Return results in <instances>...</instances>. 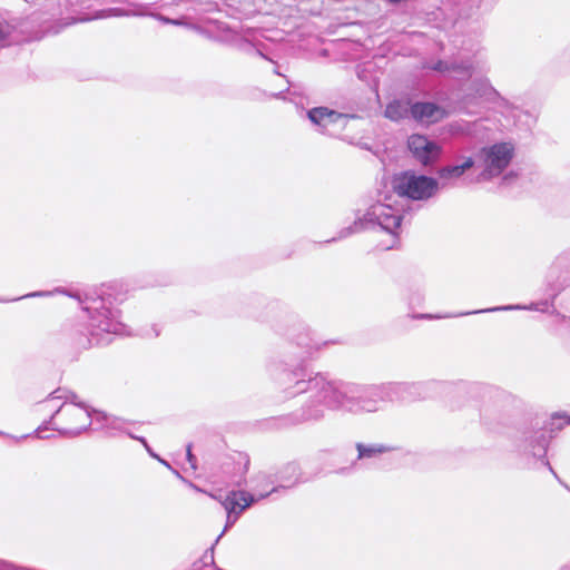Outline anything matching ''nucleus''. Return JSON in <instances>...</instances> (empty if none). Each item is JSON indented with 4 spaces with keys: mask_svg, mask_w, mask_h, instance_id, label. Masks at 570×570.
Masks as SVG:
<instances>
[{
    "mask_svg": "<svg viewBox=\"0 0 570 570\" xmlns=\"http://www.w3.org/2000/svg\"><path fill=\"white\" fill-rule=\"evenodd\" d=\"M407 148L412 156L424 166L435 163L442 154V147L439 144L419 134L409 137Z\"/></svg>",
    "mask_w": 570,
    "mask_h": 570,
    "instance_id": "9d476101",
    "label": "nucleus"
},
{
    "mask_svg": "<svg viewBox=\"0 0 570 570\" xmlns=\"http://www.w3.org/2000/svg\"><path fill=\"white\" fill-rule=\"evenodd\" d=\"M100 296H98L97 298H99ZM94 297H89V296H86L85 299H81L80 296H77V299L80 301L82 307L86 305V301H89L92 299Z\"/></svg>",
    "mask_w": 570,
    "mask_h": 570,
    "instance_id": "7c9ffc66",
    "label": "nucleus"
},
{
    "mask_svg": "<svg viewBox=\"0 0 570 570\" xmlns=\"http://www.w3.org/2000/svg\"><path fill=\"white\" fill-rule=\"evenodd\" d=\"M335 117H328V120L325 121L324 127L321 128V131L331 136L338 135L347 124L353 119V117L340 114L334 111Z\"/></svg>",
    "mask_w": 570,
    "mask_h": 570,
    "instance_id": "a211bd4d",
    "label": "nucleus"
},
{
    "mask_svg": "<svg viewBox=\"0 0 570 570\" xmlns=\"http://www.w3.org/2000/svg\"><path fill=\"white\" fill-rule=\"evenodd\" d=\"M307 117L312 124L316 125L321 129L324 127L325 121L328 120V117H335V116H334V110H330L325 107H317V108L311 109L307 112Z\"/></svg>",
    "mask_w": 570,
    "mask_h": 570,
    "instance_id": "4be33fe9",
    "label": "nucleus"
},
{
    "mask_svg": "<svg viewBox=\"0 0 570 570\" xmlns=\"http://www.w3.org/2000/svg\"><path fill=\"white\" fill-rule=\"evenodd\" d=\"M130 438H132L135 440H138L145 446V449L147 451H149V445H148V443H147L145 438H142V436H135V435H131V434H130Z\"/></svg>",
    "mask_w": 570,
    "mask_h": 570,
    "instance_id": "cd10ccee",
    "label": "nucleus"
},
{
    "mask_svg": "<svg viewBox=\"0 0 570 570\" xmlns=\"http://www.w3.org/2000/svg\"><path fill=\"white\" fill-rule=\"evenodd\" d=\"M0 434H3L2 432H0Z\"/></svg>",
    "mask_w": 570,
    "mask_h": 570,
    "instance_id": "4c0bfd02",
    "label": "nucleus"
},
{
    "mask_svg": "<svg viewBox=\"0 0 570 570\" xmlns=\"http://www.w3.org/2000/svg\"><path fill=\"white\" fill-rule=\"evenodd\" d=\"M299 466L294 463H286L276 474V481L281 488H291L299 481Z\"/></svg>",
    "mask_w": 570,
    "mask_h": 570,
    "instance_id": "f3484780",
    "label": "nucleus"
},
{
    "mask_svg": "<svg viewBox=\"0 0 570 570\" xmlns=\"http://www.w3.org/2000/svg\"><path fill=\"white\" fill-rule=\"evenodd\" d=\"M550 307H551V304L548 301H544V302L531 304L530 306H521V305L497 306V307L484 308V309L474 311V312H468V313H464L463 315L478 314V313H491V312H498V311H512V309H531V311H539V312L544 313V312H548Z\"/></svg>",
    "mask_w": 570,
    "mask_h": 570,
    "instance_id": "aec40b11",
    "label": "nucleus"
},
{
    "mask_svg": "<svg viewBox=\"0 0 570 570\" xmlns=\"http://www.w3.org/2000/svg\"><path fill=\"white\" fill-rule=\"evenodd\" d=\"M55 293L66 294V292L63 289H59V288H57L55 291H39V292L29 293L19 298H14L13 301L21 299V298H28V297H47V296L53 295Z\"/></svg>",
    "mask_w": 570,
    "mask_h": 570,
    "instance_id": "b1692460",
    "label": "nucleus"
},
{
    "mask_svg": "<svg viewBox=\"0 0 570 570\" xmlns=\"http://www.w3.org/2000/svg\"><path fill=\"white\" fill-rule=\"evenodd\" d=\"M473 168L478 169V153L474 156L461 151L454 156L453 164L443 166L438 170V176L444 183H454Z\"/></svg>",
    "mask_w": 570,
    "mask_h": 570,
    "instance_id": "f8f14e48",
    "label": "nucleus"
},
{
    "mask_svg": "<svg viewBox=\"0 0 570 570\" xmlns=\"http://www.w3.org/2000/svg\"><path fill=\"white\" fill-rule=\"evenodd\" d=\"M402 212L396 207L393 195L380 194L364 213L357 214L354 223L338 233V238H345L354 233L363 230L381 229L389 239L381 244L382 249H392L399 243V233L401 230Z\"/></svg>",
    "mask_w": 570,
    "mask_h": 570,
    "instance_id": "f257e3e1",
    "label": "nucleus"
},
{
    "mask_svg": "<svg viewBox=\"0 0 570 570\" xmlns=\"http://www.w3.org/2000/svg\"><path fill=\"white\" fill-rule=\"evenodd\" d=\"M94 414L96 415V420L102 421L109 429L121 430L125 425L122 419L97 411H95Z\"/></svg>",
    "mask_w": 570,
    "mask_h": 570,
    "instance_id": "5701e85b",
    "label": "nucleus"
},
{
    "mask_svg": "<svg viewBox=\"0 0 570 570\" xmlns=\"http://www.w3.org/2000/svg\"><path fill=\"white\" fill-rule=\"evenodd\" d=\"M0 302H1V303H4V302H7V301H6V299H1V298H0Z\"/></svg>",
    "mask_w": 570,
    "mask_h": 570,
    "instance_id": "c9c22d12",
    "label": "nucleus"
},
{
    "mask_svg": "<svg viewBox=\"0 0 570 570\" xmlns=\"http://www.w3.org/2000/svg\"><path fill=\"white\" fill-rule=\"evenodd\" d=\"M411 112V107L409 101L396 99L391 101L384 111L385 118L392 120V121H399L407 117V115Z\"/></svg>",
    "mask_w": 570,
    "mask_h": 570,
    "instance_id": "6ab92c4d",
    "label": "nucleus"
},
{
    "mask_svg": "<svg viewBox=\"0 0 570 570\" xmlns=\"http://www.w3.org/2000/svg\"><path fill=\"white\" fill-rule=\"evenodd\" d=\"M267 495H268V493H266V494H261V495L258 497V499H263V498H265V497H267Z\"/></svg>",
    "mask_w": 570,
    "mask_h": 570,
    "instance_id": "f704fd0d",
    "label": "nucleus"
},
{
    "mask_svg": "<svg viewBox=\"0 0 570 570\" xmlns=\"http://www.w3.org/2000/svg\"><path fill=\"white\" fill-rule=\"evenodd\" d=\"M515 156V144L512 140H500L487 144L478 149L479 179L490 181L500 177L511 165Z\"/></svg>",
    "mask_w": 570,
    "mask_h": 570,
    "instance_id": "7ed1b4c3",
    "label": "nucleus"
},
{
    "mask_svg": "<svg viewBox=\"0 0 570 570\" xmlns=\"http://www.w3.org/2000/svg\"><path fill=\"white\" fill-rule=\"evenodd\" d=\"M69 392H61L60 390L55 391L45 401L39 404V411L43 413H50L49 421L40 425L36 431V435L39 439H46L43 434L46 430H55L57 422L61 417L60 409L65 407L66 396H70Z\"/></svg>",
    "mask_w": 570,
    "mask_h": 570,
    "instance_id": "9b49d317",
    "label": "nucleus"
},
{
    "mask_svg": "<svg viewBox=\"0 0 570 570\" xmlns=\"http://www.w3.org/2000/svg\"><path fill=\"white\" fill-rule=\"evenodd\" d=\"M149 453L150 456L157 459L161 464H164L165 466L167 468H170V465L168 464L167 461L160 459L156 453H154V451L149 448V451H147Z\"/></svg>",
    "mask_w": 570,
    "mask_h": 570,
    "instance_id": "a878e982",
    "label": "nucleus"
},
{
    "mask_svg": "<svg viewBox=\"0 0 570 570\" xmlns=\"http://www.w3.org/2000/svg\"><path fill=\"white\" fill-rule=\"evenodd\" d=\"M186 458H187L188 463L190 464V468L193 470H196V468H197L196 466V456L191 452V445L190 444L187 445Z\"/></svg>",
    "mask_w": 570,
    "mask_h": 570,
    "instance_id": "393cba45",
    "label": "nucleus"
},
{
    "mask_svg": "<svg viewBox=\"0 0 570 570\" xmlns=\"http://www.w3.org/2000/svg\"><path fill=\"white\" fill-rule=\"evenodd\" d=\"M161 21H164L166 23H171V24H175V26L183 24V22L180 20H174V19H169V18H164V17H161Z\"/></svg>",
    "mask_w": 570,
    "mask_h": 570,
    "instance_id": "c85d7f7f",
    "label": "nucleus"
},
{
    "mask_svg": "<svg viewBox=\"0 0 570 570\" xmlns=\"http://www.w3.org/2000/svg\"><path fill=\"white\" fill-rule=\"evenodd\" d=\"M313 383L311 389V402L316 405L308 406L306 411V419L317 420L324 415V409H342L347 411L350 405V396H347L348 386L328 381L324 375L316 374L313 376Z\"/></svg>",
    "mask_w": 570,
    "mask_h": 570,
    "instance_id": "f03ea898",
    "label": "nucleus"
},
{
    "mask_svg": "<svg viewBox=\"0 0 570 570\" xmlns=\"http://www.w3.org/2000/svg\"><path fill=\"white\" fill-rule=\"evenodd\" d=\"M499 112L508 120L511 121L514 126L519 127H530L532 124V116L523 110L522 108L514 106L509 102L503 97L500 98V101L497 105Z\"/></svg>",
    "mask_w": 570,
    "mask_h": 570,
    "instance_id": "ddd939ff",
    "label": "nucleus"
},
{
    "mask_svg": "<svg viewBox=\"0 0 570 570\" xmlns=\"http://www.w3.org/2000/svg\"><path fill=\"white\" fill-rule=\"evenodd\" d=\"M567 423H570V419L567 421Z\"/></svg>",
    "mask_w": 570,
    "mask_h": 570,
    "instance_id": "e433bc0d",
    "label": "nucleus"
},
{
    "mask_svg": "<svg viewBox=\"0 0 570 570\" xmlns=\"http://www.w3.org/2000/svg\"><path fill=\"white\" fill-rule=\"evenodd\" d=\"M471 89L476 97L497 105L500 98H502L490 80L484 77L474 78L471 83Z\"/></svg>",
    "mask_w": 570,
    "mask_h": 570,
    "instance_id": "dca6fc26",
    "label": "nucleus"
},
{
    "mask_svg": "<svg viewBox=\"0 0 570 570\" xmlns=\"http://www.w3.org/2000/svg\"><path fill=\"white\" fill-rule=\"evenodd\" d=\"M4 39H6V32H4V30L0 27V42H2Z\"/></svg>",
    "mask_w": 570,
    "mask_h": 570,
    "instance_id": "473e14b6",
    "label": "nucleus"
},
{
    "mask_svg": "<svg viewBox=\"0 0 570 570\" xmlns=\"http://www.w3.org/2000/svg\"><path fill=\"white\" fill-rule=\"evenodd\" d=\"M61 417L53 431L68 436H76L86 431L91 422L94 412L79 401L76 394L66 396L65 407L60 409Z\"/></svg>",
    "mask_w": 570,
    "mask_h": 570,
    "instance_id": "0eeeda50",
    "label": "nucleus"
},
{
    "mask_svg": "<svg viewBox=\"0 0 570 570\" xmlns=\"http://www.w3.org/2000/svg\"><path fill=\"white\" fill-rule=\"evenodd\" d=\"M452 132L453 134H468L469 130L462 128L460 125H452Z\"/></svg>",
    "mask_w": 570,
    "mask_h": 570,
    "instance_id": "bb28decb",
    "label": "nucleus"
},
{
    "mask_svg": "<svg viewBox=\"0 0 570 570\" xmlns=\"http://www.w3.org/2000/svg\"><path fill=\"white\" fill-rule=\"evenodd\" d=\"M100 296H98L97 298H99ZM94 297H89V296H86L85 299H81L80 296H77V299L80 301L82 307L86 305V301H89L92 299Z\"/></svg>",
    "mask_w": 570,
    "mask_h": 570,
    "instance_id": "2f4dec72",
    "label": "nucleus"
},
{
    "mask_svg": "<svg viewBox=\"0 0 570 570\" xmlns=\"http://www.w3.org/2000/svg\"><path fill=\"white\" fill-rule=\"evenodd\" d=\"M83 311L88 313L90 333L97 337V344L109 342L105 336L125 333V326L118 320V311L107 307L104 297L86 301Z\"/></svg>",
    "mask_w": 570,
    "mask_h": 570,
    "instance_id": "20e7f679",
    "label": "nucleus"
},
{
    "mask_svg": "<svg viewBox=\"0 0 570 570\" xmlns=\"http://www.w3.org/2000/svg\"><path fill=\"white\" fill-rule=\"evenodd\" d=\"M191 487H193L196 491L202 492V490H200L198 487H196V485H194V484H191Z\"/></svg>",
    "mask_w": 570,
    "mask_h": 570,
    "instance_id": "72a5a7b5",
    "label": "nucleus"
},
{
    "mask_svg": "<svg viewBox=\"0 0 570 570\" xmlns=\"http://www.w3.org/2000/svg\"><path fill=\"white\" fill-rule=\"evenodd\" d=\"M402 385L399 384H385L374 385L364 390V392L357 397V400L351 397L347 411L358 413L367 412L373 413L381 409L382 404L391 399L393 392L399 391Z\"/></svg>",
    "mask_w": 570,
    "mask_h": 570,
    "instance_id": "6e6552de",
    "label": "nucleus"
},
{
    "mask_svg": "<svg viewBox=\"0 0 570 570\" xmlns=\"http://www.w3.org/2000/svg\"><path fill=\"white\" fill-rule=\"evenodd\" d=\"M392 188L400 197L414 202H426L436 195L439 181L433 177L407 170L393 177Z\"/></svg>",
    "mask_w": 570,
    "mask_h": 570,
    "instance_id": "423d86ee",
    "label": "nucleus"
},
{
    "mask_svg": "<svg viewBox=\"0 0 570 570\" xmlns=\"http://www.w3.org/2000/svg\"><path fill=\"white\" fill-rule=\"evenodd\" d=\"M414 317L415 318H422V320H432V318H434V316L431 315V314H420V315H416Z\"/></svg>",
    "mask_w": 570,
    "mask_h": 570,
    "instance_id": "c756f323",
    "label": "nucleus"
},
{
    "mask_svg": "<svg viewBox=\"0 0 570 570\" xmlns=\"http://www.w3.org/2000/svg\"><path fill=\"white\" fill-rule=\"evenodd\" d=\"M411 115L416 121L430 125L443 119L445 112L433 102H416L411 106Z\"/></svg>",
    "mask_w": 570,
    "mask_h": 570,
    "instance_id": "4468645a",
    "label": "nucleus"
},
{
    "mask_svg": "<svg viewBox=\"0 0 570 570\" xmlns=\"http://www.w3.org/2000/svg\"><path fill=\"white\" fill-rule=\"evenodd\" d=\"M212 498L218 500L227 512L226 525L224 531L218 535L216 542L222 538L227 528L235 524L239 515L249 508L256 498L246 491H230L225 498L210 494Z\"/></svg>",
    "mask_w": 570,
    "mask_h": 570,
    "instance_id": "1a4fd4ad",
    "label": "nucleus"
},
{
    "mask_svg": "<svg viewBox=\"0 0 570 570\" xmlns=\"http://www.w3.org/2000/svg\"><path fill=\"white\" fill-rule=\"evenodd\" d=\"M267 371L278 401H288L303 393H309L314 384L313 376H306L302 368H286L272 363Z\"/></svg>",
    "mask_w": 570,
    "mask_h": 570,
    "instance_id": "39448f33",
    "label": "nucleus"
},
{
    "mask_svg": "<svg viewBox=\"0 0 570 570\" xmlns=\"http://www.w3.org/2000/svg\"><path fill=\"white\" fill-rule=\"evenodd\" d=\"M433 70L442 72V73H450L455 75L459 77L462 76H472L476 72H483L488 69L483 65H476L474 66L470 61H462V62H446V61H438L435 65L431 67Z\"/></svg>",
    "mask_w": 570,
    "mask_h": 570,
    "instance_id": "2eb2a0df",
    "label": "nucleus"
},
{
    "mask_svg": "<svg viewBox=\"0 0 570 570\" xmlns=\"http://www.w3.org/2000/svg\"><path fill=\"white\" fill-rule=\"evenodd\" d=\"M356 450H357V459L363 460V459L375 458L383 453H386L387 451H390V448H387L383 444H377V443H372V444L357 443Z\"/></svg>",
    "mask_w": 570,
    "mask_h": 570,
    "instance_id": "412c9836",
    "label": "nucleus"
}]
</instances>
